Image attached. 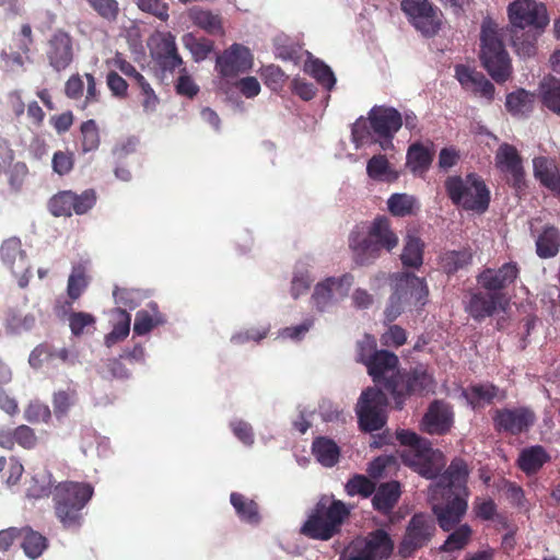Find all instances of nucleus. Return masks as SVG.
I'll return each instance as SVG.
<instances>
[{
	"label": "nucleus",
	"mask_w": 560,
	"mask_h": 560,
	"mask_svg": "<svg viewBox=\"0 0 560 560\" xmlns=\"http://www.w3.org/2000/svg\"><path fill=\"white\" fill-rule=\"evenodd\" d=\"M467 477L466 464L456 459L439 482L431 487L433 512L444 530L453 528L467 510L468 491L465 487Z\"/></svg>",
	"instance_id": "obj_1"
},
{
	"label": "nucleus",
	"mask_w": 560,
	"mask_h": 560,
	"mask_svg": "<svg viewBox=\"0 0 560 560\" xmlns=\"http://www.w3.org/2000/svg\"><path fill=\"white\" fill-rule=\"evenodd\" d=\"M506 13L513 28L527 30L532 34L527 40L513 42L517 55L533 56L536 52V39L550 21L545 3L538 0H513L509 3Z\"/></svg>",
	"instance_id": "obj_2"
},
{
	"label": "nucleus",
	"mask_w": 560,
	"mask_h": 560,
	"mask_svg": "<svg viewBox=\"0 0 560 560\" xmlns=\"http://www.w3.org/2000/svg\"><path fill=\"white\" fill-rule=\"evenodd\" d=\"M402 450V462L425 478H432L444 465V457L440 451L432 450L427 440L419 438L415 432L399 430L396 433Z\"/></svg>",
	"instance_id": "obj_3"
},
{
	"label": "nucleus",
	"mask_w": 560,
	"mask_h": 560,
	"mask_svg": "<svg viewBox=\"0 0 560 560\" xmlns=\"http://www.w3.org/2000/svg\"><path fill=\"white\" fill-rule=\"evenodd\" d=\"M398 245V236L392 231L385 217L375 218L366 228V235L350 237V248L359 264H368L378 257L382 248L392 250Z\"/></svg>",
	"instance_id": "obj_4"
},
{
	"label": "nucleus",
	"mask_w": 560,
	"mask_h": 560,
	"mask_svg": "<svg viewBox=\"0 0 560 560\" xmlns=\"http://www.w3.org/2000/svg\"><path fill=\"white\" fill-rule=\"evenodd\" d=\"M429 289L423 278L400 273L394 279V292L385 310L387 320H395L404 311H418L428 301Z\"/></svg>",
	"instance_id": "obj_5"
},
{
	"label": "nucleus",
	"mask_w": 560,
	"mask_h": 560,
	"mask_svg": "<svg viewBox=\"0 0 560 560\" xmlns=\"http://www.w3.org/2000/svg\"><path fill=\"white\" fill-rule=\"evenodd\" d=\"M502 28L491 21L481 27V59L489 74L498 82H504L511 74L510 58L502 44Z\"/></svg>",
	"instance_id": "obj_6"
},
{
	"label": "nucleus",
	"mask_w": 560,
	"mask_h": 560,
	"mask_svg": "<svg viewBox=\"0 0 560 560\" xmlns=\"http://www.w3.org/2000/svg\"><path fill=\"white\" fill-rule=\"evenodd\" d=\"M93 495L89 483L65 482L55 488L56 514L66 527L79 525L80 511Z\"/></svg>",
	"instance_id": "obj_7"
},
{
	"label": "nucleus",
	"mask_w": 560,
	"mask_h": 560,
	"mask_svg": "<svg viewBox=\"0 0 560 560\" xmlns=\"http://www.w3.org/2000/svg\"><path fill=\"white\" fill-rule=\"evenodd\" d=\"M445 187L452 201L466 210L483 212L489 206V190L476 175L450 177Z\"/></svg>",
	"instance_id": "obj_8"
},
{
	"label": "nucleus",
	"mask_w": 560,
	"mask_h": 560,
	"mask_svg": "<svg viewBox=\"0 0 560 560\" xmlns=\"http://www.w3.org/2000/svg\"><path fill=\"white\" fill-rule=\"evenodd\" d=\"M394 548L395 541L390 534L380 528L353 541L350 555L342 556L340 560H386Z\"/></svg>",
	"instance_id": "obj_9"
},
{
	"label": "nucleus",
	"mask_w": 560,
	"mask_h": 560,
	"mask_svg": "<svg viewBox=\"0 0 560 560\" xmlns=\"http://www.w3.org/2000/svg\"><path fill=\"white\" fill-rule=\"evenodd\" d=\"M348 514V508L340 501L334 502L327 509L318 506L302 527V532L312 538L329 539Z\"/></svg>",
	"instance_id": "obj_10"
},
{
	"label": "nucleus",
	"mask_w": 560,
	"mask_h": 560,
	"mask_svg": "<svg viewBox=\"0 0 560 560\" xmlns=\"http://www.w3.org/2000/svg\"><path fill=\"white\" fill-rule=\"evenodd\" d=\"M386 405L387 399L382 390L375 387L365 389L357 404L361 429L370 432L381 429L386 422Z\"/></svg>",
	"instance_id": "obj_11"
},
{
	"label": "nucleus",
	"mask_w": 560,
	"mask_h": 560,
	"mask_svg": "<svg viewBox=\"0 0 560 560\" xmlns=\"http://www.w3.org/2000/svg\"><path fill=\"white\" fill-rule=\"evenodd\" d=\"M401 10L424 35H434L441 27L442 13L429 0H402Z\"/></svg>",
	"instance_id": "obj_12"
},
{
	"label": "nucleus",
	"mask_w": 560,
	"mask_h": 560,
	"mask_svg": "<svg viewBox=\"0 0 560 560\" xmlns=\"http://www.w3.org/2000/svg\"><path fill=\"white\" fill-rule=\"evenodd\" d=\"M357 360L366 366L371 377H377L382 373L378 369L381 363H384L385 370L388 371L399 362L396 354L386 350H376V340L371 335H365L358 342Z\"/></svg>",
	"instance_id": "obj_13"
},
{
	"label": "nucleus",
	"mask_w": 560,
	"mask_h": 560,
	"mask_svg": "<svg viewBox=\"0 0 560 560\" xmlns=\"http://www.w3.org/2000/svg\"><path fill=\"white\" fill-rule=\"evenodd\" d=\"M369 120L373 131L384 138L380 142L383 150L393 148L392 137L400 129L402 119L400 114L390 107H374L369 113Z\"/></svg>",
	"instance_id": "obj_14"
},
{
	"label": "nucleus",
	"mask_w": 560,
	"mask_h": 560,
	"mask_svg": "<svg viewBox=\"0 0 560 560\" xmlns=\"http://www.w3.org/2000/svg\"><path fill=\"white\" fill-rule=\"evenodd\" d=\"M253 66L254 58L250 50L241 44L231 45L217 58V70L224 78L247 72Z\"/></svg>",
	"instance_id": "obj_15"
},
{
	"label": "nucleus",
	"mask_w": 560,
	"mask_h": 560,
	"mask_svg": "<svg viewBox=\"0 0 560 560\" xmlns=\"http://www.w3.org/2000/svg\"><path fill=\"white\" fill-rule=\"evenodd\" d=\"M434 530V523L428 516L415 515L409 522L406 534L399 545V553L402 557H409L431 539Z\"/></svg>",
	"instance_id": "obj_16"
},
{
	"label": "nucleus",
	"mask_w": 560,
	"mask_h": 560,
	"mask_svg": "<svg viewBox=\"0 0 560 560\" xmlns=\"http://www.w3.org/2000/svg\"><path fill=\"white\" fill-rule=\"evenodd\" d=\"M352 280L351 276L345 275L339 278H328L318 283L313 295L316 306L325 308L342 300L348 294Z\"/></svg>",
	"instance_id": "obj_17"
},
{
	"label": "nucleus",
	"mask_w": 560,
	"mask_h": 560,
	"mask_svg": "<svg viewBox=\"0 0 560 560\" xmlns=\"http://www.w3.org/2000/svg\"><path fill=\"white\" fill-rule=\"evenodd\" d=\"M149 46L151 47L152 55L164 69L173 71L183 63L177 52L175 37L171 33L153 35L150 38Z\"/></svg>",
	"instance_id": "obj_18"
},
{
	"label": "nucleus",
	"mask_w": 560,
	"mask_h": 560,
	"mask_svg": "<svg viewBox=\"0 0 560 560\" xmlns=\"http://www.w3.org/2000/svg\"><path fill=\"white\" fill-rule=\"evenodd\" d=\"M2 260L10 267L12 273L18 278L20 287L28 283L30 266L24 252L21 249V242L18 238L5 241L1 247Z\"/></svg>",
	"instance_id": "obj_19"
},
{
	"label": "nucleus",
	"mask_w": 560,
	"mask_h": 560,
	"mask_svg": "<svg viewBox=\"0 0 560 560\" xmlns=\"http://www.w3.org/2000/svg\"><path fill=\"white\" fill-rule=\"evenodd\" d=\"M534 413L526 408L506 409L497 412L494 424L499 430L520 433L527 430L534 423Z\"/></svg>",
	"instance_id": "obj_20"
},
{
	"label": "nucleus",
	"mask_w": 560,
	"mask_h": 560,
	"mask_svg": "<svg viewBox=\"0 0 560 560\" xmlns=\"http://www.w3.org/2000/svg\"><path fill=\"white\" fill-rule=\"evenodd\" d=\"M47 55L50 65L56 70L66 69L73 58L71 37L67 33L57 32L49 42Z\"/></svg>",
	"instance_id": "obj_21"
},
{
	"label": "nucleus",
	"mask_w": 560,
	"mask_h": 560,
	"mask_svg": "<svg viewBox=\"0 0 560 560\" xmlns=\"http://www.w3.org/2000/svg\"><path fill=\"white\" fill-rule=\"evenodd\" d=\"M453 422V413L450 407L443 402L435 401L430 407L421 422L422 430L430 434L446 432Z\"/></svg>",
	"instance_id": "obj_22"
},
{
	"label": "nucleus",
	"mask_w": 560,
	"mask_h": 560,
	"mask_svg": "<svg viewBox=\"0 0 560 560\" xmlns=\"http://www.w3.org/2000/svg\"><path fill=\"white\" fill-rule=\"evenodd\" d=\"M495 166L511 177L514 185H518L523 178V165L517 150L508 143L499 147L495 153Z\"/></svg>",
	"instance_id": "obj_23"
},
{
	"label": "nucleus",
	"mask_w": 560,
	"mask_h": 560,
	"mask_svg": "<svg viewBox=\"0 0 560 560\" xmlns=\"http://www.w3.org/2000/svg\"><path fill=\"white\" fill-rule=\"evenodd\" d=\"M518 276V268L515 264L509 262L500 269H487L480 273L478 280L481 287L487 290H500L511 284Z\"/></svg>",
	"instance_id": "obj_24"
},
{
	"label": "nucleus",
	"mask_w": 560,
	"mask_h": 560,
	"mask_svg": "<svg viewBox=\"0 0 560 560\" xmlns=\"http://www.w3.org/2000/svg\"><path fill=\"white\" fill-rule=\"evenodd\" d=\"M399 386L398 389L401 393V400H405V397L412 393H429L434 387V381L432 376L428 373L427 369L423 366H419L415 369L411 375H409L406 380L402 376H399L398 380Z\"/></svg>",
	"instance_id": "obj_25"
},
{
	"label": "nucleus",
	"mask_w": 560,
	"mask_h": 560,
	"mask_svg": "<svg viewBox=\"0 0 560 560\" xmlns=\"http://www.w3.org/2000/svg\"><path fill=\"white\" fill-rule=\"evenodd\" d=\"M433 159V151L430 145L413 143L409 147L406 156V166L413 175L424 174Z\"/></svg>",
	"instance_id": "obj_26"
},
{
	"label": "nucleus",
	"mask_w": 560,
	"mask_h": 560,
	"mask_svg": "<svg viewBox=\"0 0 560 560\" xmlns=\"http://www.w3.org/2000/svg\"><path fill=\"white\" fill-rule=\"evenodd\" d=\"M537 97L544 107L560 115V79L545 77L538 85Z\"/></svg>",
	"instance_id": "obj_27"
},
{
	"label": "nucleus",
	"mask_w": 560,
	"mask_h": 560,
	"mask_svg": "<svg viewBox=\"0 0 560 560\" xmlns=\"http://www.w3.org/2000/svg\"><path fill=\"white\" fill-rule=\"evenodd\" d=\"M463 394L472 408H479L490 404L493 399H503L505 397L504 392L492 384L471 385Z\"/></svg>",
	"instance_id": "obj_28"
},
{
	"label": "nucleus",
	"mask_w": 560,
	"mask_h": 560,
	"mask_svg": "<svg viewBox=\"0 0 560 560\" xmlns=\"http://www.w3.org/2000/svg\"><path fill=\"white\" fill-rule=\"evenodd\" d=\"M188 16L192 24L206 31L209 34H223L222 20L219 14H214L209 10L194 7L188 10Z\"/></svg>",
	"instance_id": "obj_29"
},
{
	"label": "nucleus",
	"mask_w": 560,
	"mask_h": 560,
	"mask_svg": "<svg viewBox=\"0 0 560 560\" xmlns=\"http://www.w3.org/2000/svg\"><path fill=\"white\" fill-rule=\"evenodd\" d=\"M533 164L535 177L538 178L542 185L551 190H560L559 170L553 161L546 158H536Z\"/></svg>",
	"instance_id": "obj_30"
},
{
	"label": "nucleus",
	"mask_w": 560,
	"mask_h": 560,
	"mask_svg": "<svg viewBox=\"0 0 560 560\" xmlns=\"http://www.w3.org/2000/svg\"><path fill=\"white\" fill-rule=\"evenodd\" d=\"M366 173L372 179L381 182H395L399 177V173L390 166L384 155H374L369 160Z\"/></svg>",
	"instance_id": "obj_31"
},
{
	"label": "nucleus",
	"mask_w": 560,
	"mask_h": 560,
	"mask_svg": "<svg viewBox=\"0 0 560 560\" xmlns=\"http://www.w3.org/2000/svg\"><path fill=\"white\" fill-rule=\"evenodd\" d=\"M162 323V315L159 313L156 305L151 303L147 310H141L136 314L133 331L139 336L145 335Z\"/></svg>",
	"instance_id": "obj_32"
},
{
	"label": "nucleus",
	"mask_w": 560,
	"mask_h": 560,
	"mask_svg": "<svg viewBox=\"0 0 560 560\" xmlns=\"http://www.w3.org/2000/svg\"><path fill=\"white\" fill-rule=\"evenodd\" d=\"M400 497V487L396 481L382 485L373 498V505L382 512L389 511Z\"/></svg>",
	"instance_id": "obj_33"
},
{
	"label": "nucleus",
	"mask_w": 560,
	"mask_h": 560,
	"mask_svg": "<svg viewBox=\"0 0 560 560\" xmlns=\"http://www.w3.org/2000/svg\"><path fill=\"white\" fill-rule=\"evenodd\" d=\"M498 305V296L472 294L467 305L468 313L477 319L492 315Z\"/></svg>",
	"instance_id": "obj_34"
},
{
	"label": "nucleus",
	"mask_w": 560,
	"mask_h": 560,
	"mask_svg": "<svg viewBox=\"0 0 560 560\" xmlns=\"http://www.w3.org/2000/svg\"><path fill=\"white\" fill-rule=\"evenodd\" d=\"M313 454L323 466L331 467L338 462L339 448L331 440L319 438L313 443Z\"/></svg>",
	"instance_id": "obj_35"
},
{
	"label": "nucleus",
	"mask_w": 560,
	"mask_h": 560,
	"mask_svg": "<svg viewBox=\"0 0 560 560\" xmlns=\"http://www.w3.org/2000/svg\"><path fill=\"white\" fill-rule=\"evenodd\" d=\"M20 538L25 555L31 559L38 558L47 548L46 538L30 528L21 529Z\"/></svg>",
	"instance_id": "obj_36"
},
{
	"label": "nucleus",
	"mask_w": 560,
	"mask_h": 560,
	"mask_svg": "<svg viewBox=\"0 0 560 560\" xmlns=\"http://www.w3.org/2000/svg\"><path fill=\"white\" fill-rule=\"evenodd\" d=\"M115 324L113 330L105 337V345L112 347L114 343L124 340L130 331V315L121 310L116 308L113 311Z\"/></svg>",
	"instance_id": "obj_37"
},
{
	"label": "nucleus",
	"mask_w": 560,
	"mask_h": 560,
	"mask_svg": "<svg viewBox=\"0 0 560 560\" xmlns=\"http://www.w3.org/2000/svg\"><path fill=\"white\" fill-rule=\"evenodd\" d=\"M534 101V94L521 89L506 96L505 106L512 115H525L533 109Z\"/></svg>",
	"instance_id": "obj_38"
},
{
	"label": "nucleus",
	"mask_w": 560,
	"mask_h": 560,
	"mask_svg": "<svg viewBox=\"0 0 560 560\" xmlns=\"http://www.w3.org/2000/svg\"><path fill=\"white\" fill-rule=\"evenodd\" d=\"M397 368H398V362L395 364V366H393L392 369H389L387 371V370H385L386 365L384 363H381L378 365V369L382 371V373L380 375H377V377H372V378L375 383H384L385 384V387L393 395L396 406L398 408H400L402 406V400H401V393L398 389V386H399L398 380H399L400 375L397 371Z\"/></svg>",
	"instance_id": "obj_39"
},
{
	"label": "nucleus",
	"mask_w": 560,
	"mask_h": 560,
	"mask_svg": "<svg viewBox=\"0 0 560 560\" xmlns=\"http://www.w3.org/2000/svg\"><path fill=\"white\" fill-rule=\"evenodd\" d=\"M400 258L404 266L419 268L423 262V243L420 238L409 235Z\"/></svg>",
	"instance_id": "obj_40"
},
{
	"label": "nucleus",
	"mask_w": 560,
	"mask_h": 560,
	"mask_svg": "<svg viewBox=\"0 0 560 560\" xmlns=\"http://www.w3.org/2000/svg\"><path fill=\"white\" fill-rule=\"evenodd\" d=\"M548 460V455L540 446L524 450L518 457V465L527 474L539 469Z\"/></svg>",
	"instance_id": "obj_41"
},
{
	"label": "nucleus",
	"mask_w": 560,
	"mask_h": 560,
	"mask_svg": "<svg viewBox=\"0 0 560 560\" xmlns=\"http://www.w3.org/2000/svg\"><path fill=\"white\" fill-rule=\"evenodd\" d=\"M304 71L328 90L332 89L336 83L335 75L330 68L318 59H307L304 63Z\"/></svg>",
	"instance_id": "obj_42"
},
{
	"label": "nucleus",
	"mask_w": 560,
	"mask_h": 560,
	"mask_svg": "<svg viewBox=\"0 0 560 560\" xmlns=\"http://www.w3.org/2000/svg\"><path fill=\"white\" fill-rule=\"evenodd\" d=\"M537 254L542 258L555 256L560 246V235L555 228H547L536 242Z\"/></svg>",
	"instance_id": "obj_43"
},
{
	"label": "nucleus",
	"mask_w": 560,
	"mask_h": 560,
	"mask_svg": "<svg viewBox=\"0 0 560 560\" xmlns=\"http://www.w3.org/2000/svg\"><path fill=\"white\" fill-rule=\"evenodd\" d=\"M416 207V198L407 194H393L387 200V209L395 217L409 215Z\"/></svg>",
	"instance_id": "obj_44"
},
{
	"label": "nucleus",
	"mask_w": 560,
	"mask_h": 560,
	"mask_svg": "<svg viewBox=\"0 0 560 560\" xmlns=\"http://www.w3.org/2000/svg\"><path fill=\"white\" fill-rule=\"evenodd\" d=\"M24 471L23 465L14 457H0V480L7 486L15 485Z\"/></svg>",
	"instance_id": "obj_45"
},
{
	"label": "nucleus",
	"mask_w": 560,
	"mask_h": 560,
	"mask_svg": "<svg viewBox=\"0 0 560 560\" xmlns=\"http://www.w3.org/2000/svg\"><path fill=\"white\" fill-rule=\"evenodd\" d=\"M75 194L71 191H63L51 198L49 202L50 211L54 215L69 217L73 213Z\"/></svg>",
	"instance_id": "obj_46"
},
{
	"label": "nucleus",
	"mask_w": 560,
	"mask_h": 560,
	"mask_svg": "<svg viewBox=\"0 0 560 560\" xmlns=\"http://www.w3.org/2000/svg\"><path fill=\"white\" fill-rule=\"evenodd\" d=\"M471 261V253L464 249L459 252H447L441 257L442 268L451 273L467 266Z\"/></svg>",
	"instance_id": "obj_47"
},
{
	"label": "nucleus",
	"mask_w": 560,
	"mask_h": 560,
	"mask_svg": "<svg viewBox=\"0 0 560 560\" xmlns=\"http://www.w3.org/2000/svg\"><path fill=\"white\" fill-rule=\"evenodd\" d=\"M184 46L190 51L196 61H201L207 58L212 49L210 42L206 39H198L192 34H185L182 38Z\"/></svg>",
	"instance_id": "obj_48"
},
{
	"label": "nucleus",
	"mask_w": 560,
	"mask_h": 560,
	"mask_svg": "<svg viewBox=\"0 0 560 560\" xmlns=\"http://www.w3.org/2000/svg\"><path fill=\"white\" fill-rule=\"evenodd\" d=\"M231 503L241 518L246 522H257V506L253 501L245 500L241 494L232 493Z\"/></svg>",
	"instance_id": "obj_49"
},
{
	"label": "nucleus",
	"mask_w": 560,
	"mask_h": 560,
	"mask_svg": "<svg viewBox=\"0 0 560 560\" xmlns=\"http://www.w3.org/2000/svg\"><path fill=\"white\" fill-rule=\"evenodd\" d=\"M374 483L363 475H357L346 483V492L353 495L368 498L374 491Z\"/></svg>",
	"instance_id": "obj_50"
},
{
	"label": "nucleus",
	"mask_w": 560,
	"mask_h": 560,
	"mask_svg": "<svg viewBox=\"0 0 560 560\" xmlns=\"http://www.w3.org/2000/svg\"><path fill=\"white\" fill-rule=\"evenodd\" d=\"M88 287V278L83 267H74L68 280V294L71 299H78Z\"/></svg>",
	"instance_id": "obj_51"
},
{
	"label": "nucleus",
	"mask_w": 560,
	"mask_h": 560,
	"mask_svg": "<svg viewBox=\"0 0 560 560\" xmlns=\"http://www.w3.org/2000/svg\"><path fill=\"white\" fill-rule=\"evenodd\" d=\"M82 149L84 152L96 150L100 145V133L96 122L88 120L81 126Z\"/></svg>",
	"instance_id": "obj_52"
},
{
	"label": "nucleus",
	"mask_w": 560,
	"mask_h": 560,
	"mask_svg": "<svg viewBox=\"0 0 560 560\" xmlns=\"http://www.w3.org/2000/svg\"><path fill=\"white\" fill-rule=\"evenodd\" d=\"M137 84L140 88L141 91V97H142V106L143 109L148 113H152L156 109L159 104V97L156 96L155 92L149 84V82L144 79L143 75H137Z\"/></svg>",
	"instance_id": "obj_53"
},
{
	"label": "nucleus",
	"mask_w": 560,
	"mask_h": 560,
	"mask_svg": "<svg viewBox=\"0 0 560 560\" xmlns=\"http://www.w3.org/2000/svg\"><path fill=\"white\" fill-rule=\"evenodd\" d=\"M470 535V527L468 525H462L448 536L442 549L445 551L460 549L468 542Z\"/></svg>",
	"instance_id": "obj_54"
},
{
	"label": "nucleus",
	"mask_w": 560,
	"mask_h": 560,
	"mask_svg": "<svg viewBox=\"0 0 560 560\" xmlns=\"http://www.w3.org/2000/svg\"><path fill=\"white\" fill-rule=\"evenodd\" d=\"M407 340L406 331L397 326L392 325L382 335L381 341L386 347H400Z\"/></svg>",
	"instance_id": "obj_55"
},
{
	"label": "nucleus",
	"mask_w": 560,
	"mask_h": 560,
	"mask_svg": "<svg viewBox=\"0 0 560 560\" xmlns=\"http://www.w3.org/2000/svg\"><path fill=\"white\" fill-rule=\"evenodd\" d=\"M142 11L150 12L162 21L168 19V5L161 0H138Z\"/></svg>",
	"instance_id": "obj_56"
},
{
	"label": "nucleus",
	"mask_w": 560,
	"mask_h": 560,
	"mask_svg": "<svg viewBox=\"0 0 560 560\" xmlns=\"http://www.w3.org/2000/svg\"><path fill=\"white\" fill-rule=\"evenodd\" d=\"M75 401L73 389L57 392L54 396V408L56 413L65 415Z\"/></svg>",
	"instance_id": "obj_57"
},
{
	"label": "nucleus",
	"mask_w": 560,
	"mask_h": 560,
	"mask_svg": "<svg viewBox=\"0 0 560 560\" xmlns=\"http://www.w3.org/2000/svg\"><path fill=\"white\" fill-rule=\"evenodd\" d=\"M25 417L30 422H45L50 418V410L38 401L31 402L25 410Z\"/></svg>",
	"instance_id": "obj_58"
},
{
	"label": "nucleus",
	"mask_w": 560,
	"mask_h": 560,
	"mask_svg": "<svg viewBox=\"0 0 560 560\" xmlns=\"http://www.w3.org/2000/svg\"><path fill=\"white\" fill-rule=\"evenodd\" d=\"M176 91L178 94L187 97H194L199 91L198 85L194 82L191 77L187 74L185 69L182 70L177 80Z\"/></svg>",
	"instance_id": "obj_59"
},
{
	"label": "nucleus",
	"mask_w": 560,
	"mask_h": 560,
	"mask_svg": "<svg viewBox=\"0 0 560 560\" xmlns=\"http://www.w3.org/2000/svg\"><path fill=\"white\" fill-rule=\"evenodd\" d=\"M106 63H107L108 67L118 69L124 74H126L128 77H132L136 81H137V75H142L119 52H116L115 56H113L110 59H108L106 61Z\"/></svg>",
	"instance_id": "obj_60"
},
{
	"label": "nucleus",
	"mask_w": 560,
	"mask_h": 560,
	"mask_svg": "<svg viewBox=\"0 0 560 560\" xmlns=\"http://www.w3.org/2000/svg\"><path fill=\"white\" fill-rule=\"evenodd\" d=\"M236 88L242 95L253 98L260 93V83L255 77H245L236 82Z\"/></svg>",
	"instance_id": "obj_61"
},
{
	"label": "nucleus",
	"mask_w": 560,
	"mask_h": 560,
	"mask_svg": "<svg viewBox=\"0 0 560 560\" xmlns=\"http://www.w3.org/2000/svg\"><path fill=\"white\" fill-rule=\"evenodd\" d=\"M71 331L74 335L83 332L85 327L92 326L95 323L94 317L88 313H74L69 318Z\"/></svg>",
	"instance_id": "obj_62"
},
{
	"label": "nucleus",
	"mask_w": 560,
	"mask_h": 560,
	"mask_svg": "<svg viewBox=\"0 0 560 560\" xmlns=\"http://www.w3.org/2000/svg\"><path fill=\"white\" fill-rule=\"evenodd\" d=\"M52 167L59 175L69 173L73 167L72 154L61 151L56 152L52 158Z\"/></svg>",
	"instance_id": "obj_63"
},
{
	"label": "nucleus",
	"mask_w": 560,
	"mask_h": 560,
	"mask_svg": "<svg viewBox=\"0 0 560 560\" xmlns=\"http://www.w3.org/2000/svg\"><path fill=\"white\" fill-rule=\"evenodd\" d=\"M370 131L368 130V122L365 119H358L352 127V140L357 148L370 142Z\"/></svg>",
	"instance_id": "obj_64"
}]
</instances>
